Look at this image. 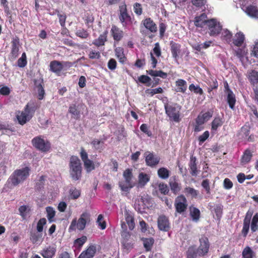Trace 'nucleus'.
<instances>
[{
    "label": "nucleus",
    "instance_id": "obj_1",
    "mask_svg": "<svg viewBox=\"0 0 258 258\" xmlns=\"http://www.w3.org/2000/svg\"><path fill=\"white\" fill-rule=\"evenodd\" d=\"M30 169L28 167L15 170L8 179V182L16 186L24 181L29 176Z\"/></svg>",
    "mask_w": 258,
    "mask_h": 258
},
{
    "label": "nucleus",
    "instance_id": "obj_2",
    "mask_svg": "<svg viewBox=\"0 0 258 258\" xmlns=\"http://www.w3.org/2000/svg\"><path fill=\"white\" fill-rule=\"evenodd\" d=\"M70 173L73 180H78L82 176V166L80 159L77 156H72L70 161Z\"/></svg>",
    "mask_w": 258,
    "mask_h": 258
},
{
    "label": "nucleus",
    "instance_id": "obj_3",
    "mask_svg": "<svg viewBox=\"0 0 258 258\" xmlns=\"http://www.w3.org/2000/svg\"><path fill=\"white\" fill-rule=\"evenodd\" d=\"M90 220V215L87 212H84L82 214L77 220L74 219L72 220L71 224L69 227V231H75L78 229L79 230H83L86 227L87 221Z\"/></svg>",
    "mask_w": 258,
    "mask_h": 258
},
{
    "label": "nucleus",
    "instance_id": "obj_4",
    "mask_svg": "<svg viewBox=\"0 0 258 258\" xmlns=\"http://www.w3.org/2000/svg\"><path fill=\"white\" fill-rule=\"evenodd\" d=\"M34 112V108L30 107L29 103H28L23 111H19L17 114V118L19 123L21 125L26 123L32 117Z\"/></svg>",
    "mask_w": 258,
    "mask_h": 258
},
{
    "label": "nucleus",
    "instance_id": "obj_5",
    "mask_svg": "<svg viewBox=\"0 0 258 258\" xmlns=\"http://www.w3.org/2000/svg\"><path fill=\"white\" fill-rule=\"evenodd\" d=\"M166 113L169 117L175 121H179L180 107L177 104H165Z\"/></svg>",
    "mask_w": 258,
    "mask_h": 258
},
{
    "label": "nucleus",
    "instance_id": "obj_6",
    "mask_svg": "<svg viewBox=\"0 0 258 258\" xmlns=\"http://www.w3.org/2000/svg\"><path fill=\"white\" fill-rule=\"evenodd\" d=\"M121 228L123 230L121 234L122 238L121 243L125 248L129 249L133 247V240L130 233L126 231V224L124 223L121 224Z\"/></svg>",
    "mask_w": 258,
    "mask_h": 258
},
{
    "label": "nucleus",
    "instance_id": "obj_7",
    "mask_svg": "<svg viewBox=\"0 0 258 258\" xmlns=\"http://www.w3.org/2000/svg\"><path fill=\"white\" fill-rule=\"evenodd\" d=\"M32 143L36 148L43 152H47L50 148L49 143L42 138L41 136L34 138L32 140Z\"/></svg>",
    "mask_w": 258,
    "mask_h": 258
},
{
    "label": "nucleus",
    "instance_id": "obj_8",
    "mask_svg": "<svg viewBox=\"0 0 258 258\" xmlns=\"http://www.w3.org/2000/svg\"><path fill=\"white\" fill-rule=\"evenodd\" d=\"M210 36H216L222 30V26L216 19H211L207 22Z\"/></svg>",
    "mask_w": 258,
    "mask_h": 258
},
{
    "label": "nucleus",
    "instance_id": "obj_9",
    "mask_svg": "<svg viewBox=\"0 0 258 258\" xmlns=\"http://www.w3.org/2000/svg\"><path fill=\"white\" fill-rule=\"evenodd\" d=\"M187 204L186 198L182 195L178 196L175 200V207L177 212L181 213L185 211Z\"/></svg>",
    "mask_w": 258,
    "mask_h": 258
},
{
    "label": "nucleus",
    "instance_id": "obj_10",
    "mask_svg": "<svg viewBox=\"0 0 258 258\" xmlns=\"http://www.w3.org/2000/svg\"><path fill=\"white\" fill-rule=\"evenodd\" d=\"M200 245L197 249L199 256L204 255L209 250V244L207 237H202L200 239Z\"/></svg>",
    "mask_w": 258,
    "mask_h": 258
},
{
    "label": "nucleus",
    "instance_id": "obj_11",
    "mask_svg": "<svg viewBox=\"0 0 258 258\" xmlns=\"http://www.w3.org/2000/svg\"><path fill=\"white\" fill-rule=\"evenodd\" d=\"M119 18L124 26L126 24V22L131 19L130 16L127 13L126 6L124 3L119 6Z\"/></svg>",
    "mask_w": 258,
    "mask_h": 258
},
{
    "label": "nucleus",
    "instance_id": "obj_12",
    "mask_svg": "<svg viewBox=\"0 0 258 258\" xmlns=\"http://www.w3.org/2000/svg\"><path fill=\"white\" fill-rule=\"evenodd\" d=\"M242 10L250 17L254 19L258 18V8L253 5L242 6Z\"/></svg>",
    "mask_w": 258,
    "mask_h": 258
},
{
    "label": "nucleus",
    "instance_id": "obj_13",
    "mask_svg": "<svg viewBox=\"0 0 258 258\" xmlns=\"http://www.w3.org/2000/svg\"><path fill=\"white\" fill-rule=\"evenodd\" d=\"M145 157L147 164L150 166H153L157 165L160 161L159 157L149 152H146L145 153Z\"/></svg>",
    "mask_w": 258,
    "mask_h": 258
},
{
    "label": "nucleus",
    "instance_id": "obj_14",
    "mask_svg": "<svg viewBox=\"0 0 258 258\" xmlns=\"http://www.w3.org/2000/svg\"><path fill=\"white\" fill-rule=\"evenodd\" d=\"M158 226L160 230L167 231L170 228L168 219L164 215H161L158 219Z\"/></svg>",
    "mask_w": 258,
    "mask_h": 258
},
{
    "label": "nucleus",
    "instance_id": "obj_15",
    "mask_svg": "<svg viewBox=\"0 0 258 258\" xmlns=\"http://www.w3.org/2000/svg\"><path fill=\"white\" fill-rule=\"evenodd\" d=\"M19 41L18 39H14L12 41V50L10 55V59L15 60L19 55Z\"/></svg>",
    "mask_w": 258,
    "mask_h": 258
},
{
    "label": "nucleus",
    "instance_id": "obj_16",
    "mask_svg": "<svg viewBox=\"0 0 258 258\" xmlns=\"http://www.w3.org/2000/svg\"><path fill=\"white\" fill-rule=\"evenodd\" d=\"M252 212L248 211L246 214L245 217L243 221V226L242 230V233L243 235L245 237L248 232L249 228V224L252 216Z\"/></svg>",
    "mask_w": 258,
    "mask_h": 258
},
{
    "label": "nucleus",
    "instance_id": "obj_17",
    "mask_svg": "<svg viewBox=\"0 0 258 258\" xmlns=\"http://www.w3.org/2000/svg\"><path fill=\"white\" fill-rule=\"evenodd\" d=\"M96 246L91 245L81 253L79 258H92L96 252Z\"/></svg>",
    "mask_w": 258,
    "mask_h": 258
},
{
    "label": "nucleus",
    "instance_id": "obj_18",
    "mask_svg": "<svg viewBox=\"0 0 258 258\" xmlns=\"http://www.w3.org/2000/svg\"><path fill=\"white\" fill-rule=\"evenodd\" d=\"M246 77L251 85L258 84V72L254 70H249L247 72Z\"/></svg>",
    "mask_w": 258,
    "mask_h": 258
},
{
    "label": "nucleus",
    "instance_id": "obj_19",
    "mask_svg": "<svg viewBox=\"0 0 258 258\" xmlns=\"http://www.w3.org/2000/svg\"><path fill=\"white\" fill-rule=\"evenodd\" d=\"M208 21L207 20V15L203 13L195 17L194 22L196 27L202 28L205 24H207Z\"/></svg>",
    "mask_w": 258,
    "mask_h": 258
},
{
    "label": "nucleus",
    "instance_id": "obj_20",
    "mask_svg": "<svg viewBox=\"0 0 258 258\" xmlns=\"http://www.w3.org/2000/svg\"><path fill=\"white\" fill-rule=\"evenodd\" d=\"M171 51L173 57L177 60L180 53V45L173 41L170 42Z\"/></svg>",
    "mask_w": 258,
    "mask_h": 258
},
{
    "label": "nucleus",
    "instance_id": "obj_21",
    "mask_svg": "<svg viewBox=\"0 0 258 258\" xmlns=\"http://www.w3.org/2000/svg\"><path fill=\"white\" fill-rule=\"evenodd\" d=\"M56 252V248L54 246H49L44 248L41 254L44 258H52Z\"/></svg>",
    "mask_w": 258,
    "mask_h": 258
},
{
    "label": "nucleus",
    "instance_id": "obj_22",
    "mask_svg": "<svg viewBox=\"0 0 258 258\" xmlns=\"http://www.w3.org/2000/svg\"><path fill=\"white\" fill-rule=\"evenodd\" d=\"M149 180L150 177L148 174L143 172L140 173L138 176V187H143Z\"/></svg>",
    "mask_w": 258,
    "mask_h": 258
},
{
    "label": "nucleus",
    "instance_id": "obj_23",
    "mask_svg": "<svg viewBox=\"0 0 258 258\" xmlns=\"http://www.w3.org/2000/svg\"><path fill=\"white\" fill-rule=\"evenodd\" d=\"M62 69L63 65L62 63L58 61L54 60L50 63V70L56 74H59Z\"/></svg>",
    "mask_w": 258,
    "mask_h": 258
},
{
    "label": "nucleus",
    "instance_id": "obj_24",
    "mask_svg": "<svg viewBox=\"0 0 258 258\" xmlns=\"http://www.w3.org/2000/svg\"><path fill=\"white\" fill-rule=\"evenodd\" d=\"M143 25L146 29L152 32H155L157 31L156 24L151 18H146L143 22Z\"/></svg>",
    "mask_w": 258,
    "mask_h": 258
},
{
    "label": "nucleus",
    "instance_id": "obj_25",
    "mask_svg": "<svg viewBox=\"0 0 258 258\" xmlns=\"http://www.w3.org/2000/svg\"><path fill=\"white\" fill-rule=\"evenodd\" d=\"M244 40V34L242 32H239L235 35L233 39V43L237 46H239L242 45Z\"/></svg>",
    "mask_w": 258,
    "mask_h": 258
},
{
    "label": "nucleus",
    "instance_id": "obj_26",
    "mask_svg": "<svg viewBox=\"0 0 258 258\" xmlns=\"http://www.w3.org/2000/svg\"><path fill=\"white\" fill-rule=\"evenodd\" d=\"M176 86L177 87L176 91L184 93L186 90L187 84L185 81L182 79H178L176 82Z\"/></svg>",
    "mask_w": 258,
    "mask_h": 258
},
{
    "label": "nucleus",
    "instance_id": "obj_27",
    "mask_svg": "<svg viewBox=\"0 0 258 258\" xmlns=\"http://www.w3.org/2000/svg\"><path fill=\"white\" fill-rule=\"evenodd\" d=\"M227 100L229 107L233 109L234 107L236 99L234 94L232 91L229 89H227Z\"/></svg>",
    "mask_w": 258,
    "mask_h": 258
},
{
    "label": "nucleus",
    "instance_id": "obj_28",
    "mask_svg": "<svg viewBox=\"0 0 258 258\" xmlns=\"http://www.w3.org/2000/svg\"><path fill=\"white\" fill-rule=\"evenodd\" d=\"M190 216L194 221L197 222L200 219V210L193 207L189 208Z\"/></svg>",
    "mask_w": 258,
    "mask_h": 258
},
{
    "label": "nucleus",
    "instance_id": "obj_29",
    "mask_svg": "<svg viewBox=\"0 0 258 258\" xmlns=\"http://www.w3.org/2000/svg\"><path fill=\"white\" fill-rule=\"evenodd\" d=\"M111 32L113 38L115 40L119 41L122 37V31L119 30L115 26H113L111 28Z\"/></svg>",
    "mask_w": 258,
    "mask_h": 258
},
{
    "label": "nucleus",
    "instance_id": "obj_30",
    "mask_svg": "<svg viewBox=\"0 0 258 258\" xmlns=\"http://www.w3.org/2000/svg\"><path fill=\"white\" fill-rule=\"evenodd\" d=\"M189 167L190 170V173L192 175L195 176L197 174V169L196 164V158L191 156L190 159Z\"/></svg>",
    "mask_w": 258,
    "mask_h": 258
},
{
    "label": "nucleus",
    "instance_id": "obj_31",
    "mask_svg": "<svg viewBox=\"0 0 258 258\" xmlns=\"http://www.w3.org/2000/svg\"><path fill=\"white\" fill-rule=\"evenodd\" d=\"M169 185L171 191L175 194H177L180 190V186L175 179H170Z\"/></svg>",
    "mask_w": 258,
    "mask_h": 258
},
{
    "label": "nucleus",
    "instance_id": "obj_32",
    "mask_svg": "<svg viewBox=\"0 0 258 258\" xmlns=\"http://www.w3.org/2000/svg\"><path fill=\"white\" fill-rule=\"evenodd\" d=\"M147 73L153 77H160L162 78H166L167 76L166 73L162 71L150 70L147 71Z\"/></svg>",
    "mask_w": 258,
    "mask_h": 258
},
{
    "label": "nucleus",
    "instance_id": "obj_33",
    "mask_svg": "<svg viewBox=\"0 0 258 258\" xmlns=\"http://www.w3.org/2000/svg\"><path fill=\"white\" fill-rule=\"evenodd\" d=\"M125 221L128 226L129 229L132 230L135 227L134 219L132 215L128 213H125Z\"/></svg>",
    "mask_w": 258,
    "mask_h": 258
},
{
    "label": "nucleus",
    "instance_id": "obj_34",
    "mask_svg": "<svg viewBox=\"0 0 258 258\" xmlns=\"http://www.w3.org/2000/svg\"><path fill=\"white\" fill-rule=\"evenodd\" d=\"M119 185L121 189L124 191H129L134 186L132 182H127V181L125 180L119 182Z\"/></svg>",
    "mask_w": 258,
    "mask_h": 258
},
{
    "label": "nucleus",
    "instance_id": "obj_35",
    "mask_svg": "<svg viewBox=\"0 0 258 258\" xmlns=\"http://www.w3.org/2000/svg\"><path fill=\"white\" fill-rule=\"evenodd\" d=\"M115 55L119 59V61L123 63L125 61V57L123 53V49L121 47H117L115 50Z\"/></svg>",
    "mask_w": 258,
    "mask_h": 258
},
{
    "label": "nucleus",
    "instance_id": "obj_36",
    "mask_svg": "<svg viewBox=\"0 0 258 258\" xmlns=\"http://www.w3.org/2000/svg\"><path fill=\"white\" fill-rule=\"evenodd\" d=\"M232 33L227 29H224L222 32V38L229 43L232 41Z\"/></svg>",
    "mask_w": 258,
    "mask_h": 258
},
{
    "label": "nucleus",
    "instance_id": "obj_37",
    "mask_svg": "<svg viewBox=\"0 0 258 258\" xmlns=\"http://www.w3.org/2000/svg\"><path fill=\"white\" fill-rule=\"evenodd\" d=\"M242 255V258H253L254 254L251 248L247 246L243 250Z\"/></svg>",
    "mask_w": 258,
    "mask_h": 258
},
{
    "label": "nucleus",
    "instance_id": "obj_38",
    "mask_svg": "<svg viewBox=\"0 0 258 258\" xmlns=\"http://www.w3.org/2000/svg\"><path fill=\"white\" fill-rule=\"evenodd\" d=\"M47 217L50 223L54 221L53 218L55 215V211L54 209L51 207H48L46 208Z\"/></svg>",
    "mask_w": 258,
    "mask_h": 258
},
{
    "label": "nucleus",
    "instance_id": "obj_39",
    "mask_svg": "<svg viewBox=\"0 0 258 258\" xmlns=\"http://www.w3.org/2000/svg\"><path fill=\"white\" fill-rule=\"evenodd\" d=\"M158 175L162 179H167L169 176V171L166 168H160L158 170Z\"/></svg>",
    "mask_w": 258,
    "mask_h": 258
},
{
    "label": "nucleus",
    "instance_id": "obj_40",
    "mask_svg": "<svg viewBox=\"0 0 258 258\" xmlns=\"http://www.w3.org/2000/svg\"><path fill=\"white\" fill-rule=\"evenodd\" d=\"M81 195L80 190L76 188H71L69 190L70 198L72 199H77Z\"/></svg>",
    "mask_w": 258,
    "mask_h": 258
},
{
    "label": "nucleus",
    "instance_id": "obj_41",
    "mask_svg": "<svg viewBox=\"0 0 258 258\" xmlns=\"http://www.w3.org/2000/svg\"><path fill=\"white\" fill-rule=\"evenodd\" d=\"M251 157H252L251 152L249 150H246L244 152V153L241 158V162L243 164H246V163H248L251 160Z\"/></svg>",
    "mask_w": 258,
    "mask_h": 258
},
{
    "label": "nucleus",
    "instance_id": "obj_42",
    "mask_svg": "<svg viewBox=\"0 0 258 258\" xmlns=\"http://www.w3.org/2000/svg\"><path fill=\"white\" fill-rule=\"evenodd\" d=\"M223 124L222 119L218 117H216L212 122V130L216 131L217 128Z\"/></svg>",
    "mask_w": 258,
    "mask_h": 258
},
{
    "label": "nucleus",
    "instance_id": "obj_43",
    "mask_svg": "<svg viewBox=\"0 0 258 258\" xmlns=\"http://www.w3.org/2000/svg\"><path fill=\"white\" fill-rule=\"evenodd\" d=\"M26 54L25 52L23 53L21 57L19 58L17 61V65L20 68H24L27 64Z\"/></svg>",
    "mask_w": 258,
    "mask_h": 258
},
{
    "label": "nucleus",
    "instance_id": "obj_44",
    "mask_svg": "<svg viewBox=\"0 0 258 258\" xmlns=\"http://www.w3.org/2000/svg\"><path fill=\"white\" fill-rule=\"evenodd\" d=\"M258 228V213H256L252 218L251 224V230L254 232Z\"/></svg>",
    "mask_w": 258,
    "mask_h": 258
},
{
    "label": "nucleus",
    "instance_id": "obj_45",
    "mask_svg": "<svg viewBox=\"0 0 258 258\" xmlns=\"http://www.w3.org/2000/svg\"><path fill=\"white\" fill-rule=\"evenodd\" d=\"M83 162L84 167L87 172H89L95 169V165L93 161L90 159L84 161Z\"/></svg>",
    "mask_w": 258,
    "mask_h": 258
},
{
    "label": "nucleus",
    "instance_id": "obj_46",
    "mask_svg": "<svg viewBox=\"0 0 258 258\" xmlns=\"http://www.w3.org/2000/svg\"><path fill=\"white\" fill-rule=\"evenodd\" d=\"M76 35L81 38L86 39L89 36V33L87 30L84 29H79L76 31Z\"/></svg>",
    "mask_w": 258,
    "mask_h": 258
},
{
    "label": "nucleus",
    "instance_id": "obj_47",
    "mask_svg": "<svg viewBox=\"0 0 258 258\" xmlns=\"http://www.w3.org/2000/svg\"><path fill=\"white\" fill-rule=\"evenodd\" d=\"M163 90L162 88L159 87L155 89H147L146 90V93L151 96H153L154 95L156 94H161L162 93Z\"/></svg>",
    "mask_w": 258,
    "mask_h": 258
},
{
    "label": "nucleus",
    "instance_id": "obj_48",
    "mask_svg": "<svg viewBox=\"0 0 258 258\" xmlns=\"http://www.w3.org/2000/svg\"><path fill=\"white\" fill-rule=\"evenodd\" d=\"M106 36L104 35H100L98 39H95L93 43L97 46H101L104 45L105 41H106Z\"/></svg>",
    "mask_w": 258,
    "mask_h": 258
},
{
    "label": "nucleus",
    "instance_id": "obj_49",
    "mask_svg": "<svg viewBox=\"0 0 258 258\" xmlns=\"http://www.w3.org/2000/svg\"><path fill=\"white\" fill-rule=\"evenodd\" d=\"M46 224V220L45 218L40 219L37 224V230L39 233L42 232L43 226Z\"/></svg>",
    "mask_w": 258,
    "mask_h": 258
},
{
    "label": "nucleus",
    "instance_id": "obj_50",
    "mask_svg": "<svg viewBox=\"0 0 258 258\" xmlns=\"http://www.w3.org/2000/svg\"><path fill=\"white\" fill-rule=\"evenodd\" d=\"M30 239L33 243H38L41 242L42 240V234H33L31 236Z\"/></svg>",
    "mask_w": 258,
    "mask_h": 258
},
{
    "label": "nucleus",
    "instance_id": "obj_51",
    "mask_svg": "<svg viewBox=\"0 0 258 258\" xmlns=\"http://www.w3.org/2000/svg\"><path fill=\"white\" fill-rule=\"evenodd\" d=\"M184 192L189 196H190L192 198H196L198 194V192L197 190L191 187H186L184 189Z\"/></svg>",
    "mask_w": 258,
    "mask_h": 258
},
{
    "label": "nucleus",
    "instance_id": "obj_52",
    "mask_svg": "<svg viewBox=\"0 0 258 258\" xmlns=\"http://www.w3.org/2000/svg\"><path fill=\"white\" fill-rule=\"evenodd\" d=\"M189 90L190 91L200 95H202L203 93V90L199 86H195L193 84L189 85Z\"/></svg>",
    "mask_w": 258,
    "mask_h": 258
},
{
    "label": "nucleus",
    "instance_id": "obj_53",
    "mask_svg": "<svg viewBox=\"0 0 258 258\" xmlns=\"http://www.w3.org/2000/svg\"><path fill=\"white\" fill-rule=\"evenodd\" d=\"M123 176L125 181H127V182H131V180L133 177L132 170L130 169H126L123 172Z\"/></svg>",
    "mask_w": 258,
    "mask_h": 258
},
{
    "label": "nucleus",
    "instance_id": "obj_54",
    "mask_svg": "<svg viewBox=\"0 0 258 258\" xmlns=\"http://www.w3.org/2000/svg\"><path fill=\"white\" fill-rule=\"evenodd\" d=\"M154 240L152 238H146L144 240V246L147 250H150L153 244Z\"/></svg>",
    "mask_w": 258,
    "mask_h": 258
},
{
    "label": "nucleus",
    "instance_id": "obj_55",
    "mask_svg": "<svg viewBox=\"0 0 258 258\" xmlns=\"http://www.w3.org/2000/svg\"><path fill=\"white\" fill-rule=\"evenodd\" d=\"M103 143H104L103 141L96 139L93 140L91 143L93 147L97 150L100 149Z\"/></svg>",
    "mask_w": 258,
    "mask_h": 258
},
{
    "label": "nucleus",
    "instance_id": "obj_56",
    "mask_svg": "<svg viewBox=\"0 0 258 258\" xmlns=\"http://www.w3.org/2000/svg\"><path fill=\"white\" fill-rule=\"evenodd\" d=\"M97 223L98 226L101 229H104L106 228V222L103 220V217L102 215H99L97 220Z\"/></svg>",
    "mask_w": 258,
    "mask_h": 258
},
{
    "label": "nucleus",
    "instance_id": "obj_57",
    "mask_svg": "<svg viewBox=\"0 0 258 258\" xmlns=\"http://www.w3.org/2000/svg\"><path fill=\"white\" fill-rule=\"evenodd\" d=\"M87 239V238L86 236H83L75 241V245L80 247L86 242Z\"/></svg>",
    "mask_w": 258,
    "mask_h": 258
},
{
    "label": "nucleus",
    "instance_id": "obj_58",
    "mask_svg": "<svg viewBox=\"0 0 258 258\" xmlns=\"http://www.w3.org/2000/svg\"><path fill=\"white\" fill-rule=\"evenodd\" d=\"M199 255L198 251L195 252V248L193 247H189L187 251V258H197Z\"/></svg>",
    "mask_w": 258,
    "mask_h": 258
},
{
    "label": "nucleus",
    "instance_id": "obj_59",
    "mask_svg": "<svg viewBox=\"0 0 258 258\" xmlns=\"http://www.w3.org/2000/svg\"><path fill=\"white\" fill-rule=\"evenodd\" d=\"M69 112L74 115L75 118H78L79 116V112L78 111L76 105H71L69 108Z\"/></svg>",
    "mask_w": 258,
    "mask_h": 258
},
{
    "label": "nucleus",
    "instance_id": "obj_60",
    "mask_svg": "<svg viewBox=\"0 0 258 258\" xmlns=\"http://www.w3.org/2000/svg\"><path fill=\"white\" fill-rule=\"evenodd\" d=\"M37 91L38 93V99L39 100H42L43 98L44 95V90L42 87V86L40 84H39L38 86H37Z\"/></svg>",
    "mask_w": 258,
    "mask_h": 258
},
{
    "label": "nucleus",
    "instance_id": "obj_61",
    "mask_svg": "<svg viewBox=\"0 0 258 258\" xmlns=\"http://www.w3.org/2000/svg\"><path fill=\"white\" fill-rule=\"evenodd\" d=\"M134 12L138 15H141L142 14V8L141 4L136 3L134 5Z\"/></svg>",
    "mask_w": 258,
    "mask_h": 258
},
{
    "label": "nucleus",
    "instance_id": "obj_62",
    "mask_svg": "<svg viewBox=\"0 0 258 258\" xmlns=\"http://www.w3.org/2000/svg\"><path fill=\"white\" fill-rule=\"evenodd\" d=\"M209 137V132L205 131L202 135L199 137L200 144L203 143Z\"/></svg>",
    "mask_w": 258,
    "mask_h": 258
},
{
    "label": "nucleus",
    "instance_id": "obj_63",
    "mask_svg": "<svg viewBox=\"0 0 258 258\" xmlns=\"http://www.w3.org/2000/svg\"><path fill=\"white\" fill-rule=\"evenodd\" d=\"M159 190L164 195L168 193L169 190L167 185L164 183H160L159 185Z\"/></svg>",
    "mask_w": 258,
    "mask_h": 258
},
{
    "label": "nucleus",
    "instance_id": "obj_64",
    "mask_svg": "<svg viewBox=\"0 0 258 258\" xmlns=\"http://www.w3.org/2000/svg\"><path fill=\"white\" fill-rule=\"evenodd\" d=\"M224 187L225 189H229L233 186L232 181L228 178H225L223 182Z\"/></svg>",
    "mask_w": 258,
    "mask_h": 258
}]
</instances>
